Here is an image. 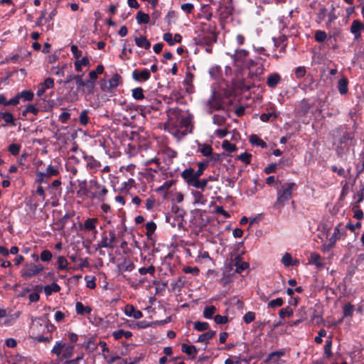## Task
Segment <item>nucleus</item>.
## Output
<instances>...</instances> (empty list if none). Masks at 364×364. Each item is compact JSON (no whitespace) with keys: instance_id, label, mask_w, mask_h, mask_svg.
I'll return each mask as SVG.
<instances>
[{"instance_id":"nucleus-63","label":"nucleus","mask_w":364,"mask_h":364,"mask_svg":"<svg viewBox=\"0 0 364 364\" xmlns=\"http://www.w3.org/2000/svg\"><path fill=\"white\" fill-rule=\"evenodd\" d=\"M85 279L86 280V287L89 289H93L96 287L95 279L92 277L90 279L89 276H85Z\"/></svg>"},{"instance_id":"nucleus-9","label":"nucleus","mask_w":364,"mask_h":364,"mask_svg":"<svg viewBox=\"0 0 364 364\" xmlns=\"http://www.w3.org/2000/svg\"><path fill=\"white\" fill-rule=\"evenodd\" d=\"M151 74L148 69H144L141 71L134 70L132 73V77L135 81H146L150 78Z\"/></svg>"},{"instance_id":"nucleus-47","label":"nucleus","mask_w":364,"mask_h":364,"mask_svg":"<svg viewBox=\"0 0 364 364\" xmlns=\"http://www.w3.org/2000/svg\"><path fill=\"white\" fill-rule=\"evenodd\" d=\"M283 304V299L282 298H277L276 299H273L269 301V303L267 304V307L274 309L276 307L282 306Z\"/></svg>"},{"instance_id":"nucleus-41","label":"nucleus","mask_w":364,"mask_h":364,"mask_svg":"<svg viewBox=\"0 0 364 364\" xmlns=\"http://www.w3.org/2000/svg\"><path fill=\"white\" fill-rule=\"evenodd\" d=\"M2 119L6 124H11L12 126H16L15 119L14 115L10 112H4V115L2 116Z\"/></svg>"},{"instance_id":"nucleus-50","label":"nucleus","mask_w":364,"mask_h":364,"mask_svg":"<svg viewBox=\"0 0 364 364\" xmlns=\"http://www.w3.org/2000/svg\"><path fill=\"white\" fill-rule=\"evenodd\" d=\"M226 122V118L224 116L215 114L213 117V122L218 126H223Z\"/></svg>"},{"instance_id":"nucleus-39","label":"nucleus","mask_w":364,"mask_h":364,"mask_svg":"<svg viewBox=\"0 0 364 364\" xmlns=\"http://www.w3.org/2000/svg\"><path fill=\"white\" fill-rule=\"evenodd\" d=\"M216 310L217 309L214 306H206L203 311L204 317L206 318H211Z\"/></svg>"},{"instance_id":"nucleus-43","label":"nucleus","mask_w":364,"mask_h":364,"mask_svg":"<svg viewBox=\"0 0 364 364\" xmlns=\"http://www.w3.org/2000/svg\"><path fill=\"white\" fill-rule=\"evenodd\" d=\"M293 315V310L291 307L287 306L280 309L279 316L281 318H284L285 316H291Z\"/></svg>"},{"instance_id":"nucleus-54","label":"nucleus","mask_w":364,"mask_h":364,"mask_svg":"<svg viewBox=\"0 0 364 364\" xmlns=\"http://www.w3.org/2000/svg\"><path fill=\"white\" fill-rule=\"evenodd\" d=\"M53 257V255L50 251L48 250H45L41 252L40 258L43 262H49Z\"/></svg>"},{"instance_id":"nucleus-24","label":"nucleus","mask_w":364,"mask_h":364,"mask_svg":"<svg viewBox=\"0 0 364 364\" xmlns=\"http://www.w3.org/2000/svg\"><path fill=\"white\" fill-rule=\"evenodd\" d=\"M112 336L115 340H119L124 336L126 338H129L132 333L131 331H125L123 329L115 331L112 333Z\"/></svg>"},{"instance_id":"nucleus-17","label":"nucleus","mask_w":364,"mask_h":364,"mask_svg":"<svg viewBox=\"0 0 364 364\" xmlns=\"http://www.w3.org/2000/svg\"><path fill=\"white\" fill-rule=\"evenodd\" d=\"M135 43L138 47L144 48L148 50L151 47V43L147 40L146 36L136 37Z\"/></svg>"},{"instance_id":"nucleus-10","label":"nucleus","mask_w":364,"mask_h":364,"mask_svg":"<svg viewBox=\"0 0 364 364\" xmlns=\"http://www.w3.org/2000/svg\"><path fill=\"white\" fill-rule=\"evenodd\" d=\"M124 313L127 316L136 319L141 318L143 316V314L141 311L136 309L133 305L129 304L125 306Z\"/></svg>"},{"instance_id":"nucleus-45","label":"nucleus","mask_w":364,"mask_h":364,"mask_svg":"<svg viewBox=\"0 0 364 364\" xmlns=\"http://www.w3.org/2000/svg\"><path fill=\"white\" fill-rule=\"evenodd\" d=\"M21 145L18 144H11L8 147V151L13 155L17 156L21 151Z\"/></svg>"},{"instance_id":"nucleus-44","label":"nucleus","mask_w":364,"mask_h":364,"mask_svg":"<svg viewBox=\"0 0 364 364\" xmlns=\"http://www.w3.org/2000/svg\"><path fill=\"white\" fill-rule=\"evenodd\" d=\"M209 324L207 322L196 321L194 323V328L198 331H204L208 330Z\"/></svg>"},{"instance_id":"nucleus-18","label":"nucleus","mask_w":364,"mask_h":364,"mask_svg":"<svg viewBox=\"0 0 364 364\" xmlns=\"http://www.w3.org/2000/svg\"><path fill=\"white\" fill-rule=\"evenodd\" d=\"M215 331H209L205 333L200 335L197 340V342L208 343L209 340L213 338L215 336Z\"/></svg>"},{"instance_id":"nucleus-1","label":"nucleus","mask_w":364,"mask_h":364,"mask_svg":"<svg viewBox=\"0 0 364 364\" xmlns=\"http://www.w3.org/2000/svg\"><path fill=\"white\" fill-rule=\"evenodd\" d=\"M294 187H296L294 183H286L282 185L281 189L277 191V198L274 207H282L291 198L292 189Z\"/></svg>"},{"instance_id":"nucleus-36","label":"nucleus","mask_w":364,"mask_h":364,"mask_svg":"<svg viewBox=\"0 0 364 364\" xmlns=\"http://www.w3.org/2000/svg\"><path fill=\"white\" fill-rule=\"evenodd\" d=\"M354 311V306L350 303L346 304L343 308V317L352 316Z\"/></svg>"},{"instance_id":"nucleus-13","label":"nucleus","mask_w":364,"mask_h":364,"mask_svg":"<svg viewBox=\"0 0 364 364\" xmlns=\"http://www.w3.org/2000/svg\"><path fill=\"white\" fill-rule=\"evenodd\" d=\"M181 351L186 353L188 355L194 358L198 353V350L195 346H189L186 343L182 344Z\"/></svg>"},{"instance_id":"nucleus-14","label":"nucleus","mask_w":364,"mask_h":364,"mask_svg":"<svg viewBox=\"0 0 364 364\" xmlns=\"http://www.w3.org/2000/svg\"><path fill=\"white\" fill-rule=\"evenodd\" d=\"M281 81V77L278 73L269 75L267 80V85L272 88L275 87Z\"/></svg>"},{"instance_id":"nucleus-56","label":"nucleus","mask_w":364,"mask_h":364,"mask_svg":"<svg viewBox=\"0 0 364 364\" xmlns=\"http://www.w3.org/2000/svg\"><path fill=\"white\" fill-rule=\"evenodd\" d=\"M326 36H327L325 31L318 30L315 33V40L317 42L321 43L326 40Z\"/></svg>"},{"instance_id":"nucleus-51","label":"nucleus","mask_w":364,"mask_h":364,"mask_svg":"<svg viewBox=\"0 0 364 364\" xmlns=\"http://www.w3.org/2000/svg\"><path fill=\"white\" fill-rule=\"evenodd\" d=\"M68 261L63 256L58 257V268L60 270L66 269L68 267Z\"/></svg>"},{"instance_id":"nucleus-42","label":"nucleus","mask_w":364,"mask_h":364,"mask_svg":"<svg viewBox=\"0 0 364 364\" xmlns=\"http://www.w3.org/2000/svg\"><path fill=\"white\" fill-rule=\"evenodd\" d=\"M20 98H23L26 101H31L33 99L34 95L33 92L31 90H23L21 92L18 93Z\"/></svg>"},{"instance_id":"nucleus-35","label":"nucleus","mask_w":364,"mask_h":364,"mask_svg":"<svg viewBox=\"0 0 364 364\" xmlns=\"http://www.w3.org/2000/svg\"><path fill=\"white\" fill-rule=\"evenodd\" d=\"M331 348H332V338H328L326 341V344L324 346V354L326 355V356L327 358H330L333 355L332 351H331Z\"/></svg>"},{"instance_id":"nucleus-26","label":"nucleus","mask_w":364,"mask_h":364,"mask_svg":"<svg viewBox=\"0 0 364 364\" xmlns=\"http://www.w3.org/2000/svg\"><path fill=\"white\" fill-rule=\"evenodd\" d=\"M352 212L353 213V218L357 220H361L363 218V212L360 208L359 203H353L352 205Z\"/></svg>"},{"instance_id":"nucleus-11","label":"nucleus","mask_w":364,"mask_h":364,"mask_svg":"<svg viewBox=\"0 0 364 364\" xmlns=\"http://www.w3.org/2000/svg\"><path fill=\"white\" fill-rule=\"evenodd\" d=\"M363 28V24L358 20H354L350 26V32L355 35V39L360 38V31Z\"/></svg>"},{"instance_id":"nucleus-5","label":"nucleus","mask_w":364,"mask_h":364,"mask_svg":"<svg viewBox=\"0 0 364 364\" xmlns=\"http://www.w3.org/2000/svg\"><path fill=\"white\" fill-rule=\"evenodd\" d=\"M43 267L42 265H36L33 263L27 264L25 265L24 268L22 269V277L25 278L32 277L41 271H43Z\"/></svg>"},{"instance_id":"nucleus-3","label":"nucleus","mask_w":364,"mask_h":364,"mask_svg":"<svg viewBox=\"0 0 364 364\" xmlns=\"http://www.w3.org/2000/svg\"><path fill=\"white\" fill-rule=\"evenodd\" d=\"M121 77L115 73L109 80H102L100 82V89L102 91H110L116 88L120 83Z\"/></svg>"},{"instance_id":"nucleus-12","label":"nucleus","mask_w":364,"mask_h":364,"mask_svg":"<svg viewBox=\"0 0 364 364\" xmlns=\"http://www.w3.org/2000/svg\"><path fill=\"white\" fill-rule=\"evenodd\" d=\"M134 264L127 259H124L123 262L119 263L117 265L119 272H131L134 269Z\"/></svg>"},{"instance_id":"nucleus-34","label":"nucleus","mask_w":364,"mask_h":364,"mask_svg":"<svg viewBox=\"0 0 364 364\" xmlns=\"http://www.w3.org/2000/svg\"><path fill=\"white\" fill-rule=\"evenodd\" d=\"M46 176L48 178L51 176H55L59 174L58 168L53 165H49L46 168V172H44Z\"/></svg>"},{"instance_id":"nucleus-19","label":"nucleus","mask_w":364,"mask_h":364,"mask_svg":"<svg viewBox=\"0 0 364 364\" xmlns=\"http://www.w3.org/2000/svg\"><path fill=\"white\" fill-rule=\"evenodd\" d=\"M109 239H108L106 232H103L102 234V240L101 241L97 244V247L99 248H114V245H112L110 242L109 241Z\"/></svg>"},{"instance_id":"nucleus-40","label":"nucleus","mask_w":364,"mask_h":364,"mask_svg":"<svg viewBox=\"0 0 364 364\" xmlns=\"http://www.w3.org/2000/svg\"><path fill=\"white\" fill-rule=\"evenodd\" d=\"M222 147L225 151H229V152H233V151H235L237 150L236 145L234 144H231L228 140H225V141H223Z\"/></svg>"},{"instance_id":"nucleus-23","label":"nucleus","mask_w":364,"mask_h":364,"mask_svg":"<svg viewBox=\"0 0 364 364\" xmlns=\"http://www.w3.org/2000/svg\"><path fill=\"white\" fill-rule=\"evenodd\" d=\"M60 290V286L55 282H53L50 285H47L44 287V292L47 296H50L53 292H58Z\"/></svg>"},{"instance_id":"nucleus-15","label":"nucleus","mask_w":364,"mask_h":364,"mask_svg":"<svg viewBox=\"0 0 364 364\" xmlns=\"http://www.w3.org/2000/svg\"><path fill=\"white\" fill-rule=\"evenodd\" d=\"M354 199L356 200L355 203H360L364 200V181H360L359 184V190L353 196Z\"/></svg>"},{"instance_id":"nucleus-30","label":"nucleus","mask_w":364,"mask_h":364,"mask_svg":"<svg viewBox=\"0 0 364 364\" xmlns=\"http://www.w3.org/2000/svg\"><path fill=\"white\" fill-rule=\"evenodd\" d=\"M90 61L87 57H83L81 60L77 59L75 62V68L77 72L82 70V66L89 65Z\"/></svg>"},{"instance_id":"nucleus-7","label":"nucleus","mask_w":364,"mask_h":364,"mask_svg":"<svg viewBox=\"0 0 364 364\" xmlns=\"http://www.w3.org/2000/svg\"><path fill=\"white\" fill-rule=\"evenodd\" d=\"M285 353L286 352L284 349L272 352L267 355L266 359L264 360V363L265 364H278L280 358L284 356Z\"/></svg>"},{"instance_id":"nucleus-53","label":"nucleus","mask_w":364,"mask_h":364,"mask_svg":"<svg viewBox=\"0 0 364 364\" xmlns=\"http://www.w3.org/2000/svg\"><path fill=\"white\" fill-rule=\"evenodd\" d=\"M65 344L62 342H58L52 349V353L56 355H60L62 353V350L65 347Z\"/></svg>"},{"instance_id":"nucleus-61","label":"nucleus","mask_w":364,"mask_h":364,"mask_svg":"<svg viewBox=\"0 0 364 364\" xmlns=\"http://www.w3.org/2000/svg\"><path fill=\"white\" fill-rule=\"evenodd\" d=\"M277 116L276 112L264 113L260 115V119L264 122H267L272 117L276 119Z\"/></svg>"},{"instance_id":"nucleus-32","label":"nucleus","mask_w":364,"mask_h":364,"mask_svg":"<svg viewBox=\"0 0 364 364\" xmlns=\"http://www.w3.org/2000/svg\"><path fill=\"white\" fill-rule=\"evenodd\" d=\"M197 165H198V170L196 171H195V173H196V176H197V178H200V176L203 175L205 169L208 166V161H203L198 163Z\"/></svg>"},{"instance_id":"nucleus-49","label":"nucleus","mask_w":364,"mask_h":364,"mask_svg":"<svg viewBox=\"0 0 364 364\" xmlns=\"http://www.w3.org/2000/svg\"><path fill=\"white\" fill-rule=\"evenodd\" d=\"M79 121L81 124L86 125L88 123L89 117H88V110L84 109L82 110L79 117Z\"/></svg>"},{"instance_id":"nucleus-22","label":"nucleus","mask_w":364,"mask_h":364,"mask_svg":"<svg viewBox=\"0 0 364 364\" xmlns=\"http://www.w3.org/2000/svg\"><path fill=\"white\" fill-rule=\"evenodd\" d=\"M75 309L77 314L80 315L90 314L92 311L91 308L89 306H85L80 301L76 303Z\"/></svg>"},{"instance_id":"nucleus-64","label":"nucleus","mask_w":364,"mask_h":364,"mask_svg":"<svg viewBox=\"0 0 364 364\" xmlns=\"http://www.w3.org/2000/svg\"><path fill=\"white\" fill-rule=\"evenodd\" d=\"M172 287V291H176V289L178 291H180L181 288L183 287V282L181 280V278H178L177 281H176L173 283L171 284Z\"/></svg>"},{"instance_id":"nucleus-2","label":"nucleus","mask_w":364,"mask_h":364,"mask_svg":"<svg viewBox=\"0 0 364 364\" xmlns=\"http://www.w3.org/2000/svg\"><path fill=\"white\" fill-rule=\"evenodd\" d=\"M90 196L92 199L97 198L100 201L105 200V196L107 195L108 191L105 186H102L95 180L90 181Z\"/></svg>"},{"instance_id":"nucleus-25","label":"nucleus","mask_w":364,"mask_h":364,"mask_svg":"<svg viewBox=\"0 0 364 364\" xmlns=\"http://www.w3.org/2000/svg\"><path fill=\"white\" fill-rule=\"evenodd\" d=\"M348 79L346 77H343L338 81V89L341 95H345L348 92Z\"/></svg>"},{"instance_id":"nucleus-52","label":"nucleus","mask_w":364,"mask_h":364,"mask_svg":"<svg viewBox=\"0 0 364 364\" xmlns=\"http://www.w3.org/2000/svg\"><path fill=\"white\" fill-rule=\"evenodd\" d=\"M321 256L316 253H312L310 256L309 262L316 264L317 267H321L322 264L320 262Z\"/></svg>"},{"instance_id":"nucleus-37","label":"nucleus","mask_w":364,"mask_h":364,"mask_svg":"<svg viewBox=\"0 0 364 364\" xmlns=\"http://www.w3.org/2000/svg\"><path fill=\"white\" fill-rule=\"evenodd\" d=\"M79 191H77V194H82L83 196H86L89 197L90 191L87 188V182L86 181H80L78 184Z\"/></svg>"},{"instance_id":"nucleus-62","label":"nucleus","mask_w":364,"mask_h":364,"mask_svg":"<svg viewBox=\"0 0 364 364\" xmlns=\"http://www.w3.org/2000/svg\"><path fill=\"white\" fill-rule=\"evenodd\" d=\"M292 257L289 253H285L282 257V262L285 267H289L291 264Z\"/></svg>"},{"instance_id":"nucleus-58","label":"nucleus","mask_w":364,"mask_h":364,"mask_svg":"<svg viewBox=\"0 0 364 364\" xmlns=\"http://www.w3.org/2000/svg\"><path fill=\"white\" fill-rule=\"evenodd\" d=\"M41 86H42L44 89H50L54 86V80L51 77L46 78L43 82L41 83Z\"/></svg>"},{"instance_id":"nucleus-21","label":"nucleus","mask_w":364,"mask_h":364,"mask_svg":"<svg viewBox=\"0 0 364 364\" xmlns=\"http://www.w3.org/2000/svg\"><path fill=\"white\" fill-rule=\"evenodd\" d=\"M82 91L85 93L90 95L94 93L95 88V82L89 80H85L84 84L82 85Z\"/></svg>"},{"instance_id":"nucleus-20","label":"nucleus","mask_w":364,"mask_h":364,"mask_svg":"<svg viewBox=\"0 0 364 364\" xmlns=\"http://www.w3.org/2000/svg\"><path fill=\"white\" fill-rule=\"evenodd\" d=\"M248 53L249 52L245 49L237 50L235 55H233V58L235 61L242 63L248 55Z\"/></svg>"},{"instance_id":"nucleus-48","label":"nucleus","mask_w":364,"mask_h":364,"mask_svg":"<svg viewBox=\"0 0 364 364\" xmlns=\"http://www.w3.org/2000/svg\"><path fill=\"white\" fill-rule=\"evenodd\" d=\"M156 229V225L154 222H149L146 224V235L149 237L151 236Z\"/></svg>"},{"instance_id":"nucleus-46","label":"nucleus","mask_w":364,"mask_h":364,"mask_svg":"<svg viewBox=\"0 0 364 364\" xmlns=\"http://www.w3.org/2000/svg\"><path fill=\"white\" fill-rule=\"evenodd\" d=\"M252 154L244 152L239 156H237V159L242 161L246 164H250L251 163Z\"/></svg>"},{"instance_id":"nucleus-8","label":"nucleus","mask_w":364,"mask_h":364,"mask_svg":"<svg viewBox=\"0 0 364 364\" xmlns=\"http://www.w3.org/2000/svg\"><path fill=\"white\" fill-rule=\"evenodd\" d=\"M181 177L186 182L188 186H192L198 178L195 173V170L193 168H188L183 170L181 173Z\"/></svg>"},{"instance_id":"nucleus-16","label":"nucleus","mask_w":364,"mask_h":364,"mask_svg":"<svg viewBox=\"0 0 364 364\" xmlns=\"http://www.w3.org/2000/svg\"><path fill=\"white\" fill-rule=\"evenodd\" d=\"M264 71V68L262 65H260L259 66H256L255 69L254 68L252 70L249 72V76L253 79L255 78L258 80L259 81L261 80L260 76L262 75Z\"/></svg>"},{"instance_id":"nucleus-59","label":"nucleus","mask_w":364,"mask_h":364,"mask_svg":"<svg viewBox=\"0 0 364 364\" xmlns=\"http://www.w3.org/2000/svg\"><path fill=\"white\" fill-rule=\"evenodd\" d=\"M341 225H339L338 226H337L336 228H335V230H334V232L333 234L332 235L331 237L330 238V241L331 242L333 245L336 240H339L340 237H341V232H340V230H339V226Z\"/></svg>"},{"instance_id":"nucleus-31","label":"nucleus","mask_w":364,"mask_h":364,"mask_svg":"<svg viewBox=\"0 0 364 364\" xmlns=\"http://www.w3.org/2000/svg\"><path fill=\"white\" fill-rule=\"evenodd\" d=\"M250 141L253 145H257L262 148H266L267 144L262 139H260L257 135L252 134L250 137Z\"/></svg>"},{"instance_id":"nucleus-57","label":"nucleus","mask_w":364,"mask_h":364,"mask_svg":"<svg viewBox=\"0 0 364 364\" xmlns=\"http://www.w3.org/2000/svg\"><path fill=\"white\" fill-rule=\"evenodd\" d=\"M255 318V313L253 311L247 312L243 316L244 322L247 324L252 322Z\"/></svg>"},{"instance_id":"nucleus-4","label":"nucleus","mask_w":364,"mask_h":364,"mask_svg":"<svg viewBox=\"0 0 364 364\" xmlns=\"http://www.w3.org/2000/svg\"><path fill=\"white\" fill-rule=\"evenodd\" d=\"M232 266L235 267V272L240 274L242 271L249 267V264L242 261L241 255H236L235 257L232 256L230 258V269H231Z\"/></svg>"},{"instance_id":"nucleus-27","label":"nucleus","mask_w":364,"mask_h":364,"mask_svg":"<svg viewBox=\"0 0 364 364\" xmlns=\"http://www.w3.org/2000/svg\"><path fill=\"white\" fill-rule=\"evenodd\" d=\"M136 19L137 21V23L139 24L141 23H148L150 20V16L149 14H145L142 12L141 11H139L137 12L136 16Z\"/></svg>"},{"instance_id":"nucleus-60","label":"nucleus","mask_w":364,"mask_h":364,"mask_svg":"<svg viewBox=\"0 0 364 364\" xmlns=\"http://www.w3.org/2000/svg\"><path fill=\"white\" fill-rule=\"evenodd\" d=\"M200 152L205 156H211L213 153V148L210 145L205 144L203 146Z\"/></svg>"},{"instance_id":"nucleus-55","label":"nucleus","mask_w":364,"mask_h":364,"mask_svg":"<svg viewBox=\"0 0 364 364\" xmlns=\"http://www.w3.org/2000/svg\"><path fill=\"white\" fill-rule=\"evenodd\" d=\"M139 272L141 275H144L146 274H150L153 275L155 272V267L153 265H151L149 267H141L139 269Z\"/></svg>"},{"instance_id":"nucleus-38","label":"nucleus","mask_w":364,"mask_h":364,"mask_svg":"<svg viewBox=\"0 0 364 364\" xmlns=\"http://www.w3.org/2000/svg\"><path fill=\"white\" fill-rule=\"evenodd\" d=\"M208 184V180L206 178H203L200 180V178H198L194 182L193 187L198 189H201L203 191Z\"/></svg>"},{"instance_id":"nucleus-33","label":"nucleus","mask_w":364,"mask_h":364,"mask_svg":"<svg viewBox=\"0 0 364 364\" xmlns=\"http://www.w3.org/2000/svg\"><path fill=\"white\" fill-rule=\"evenodd\" d=\"M132 97L136 100H143L144 98L143 89L140 87L133 89Z\"/></svg>"},{"instance_id":"nucleus-28","label":"nucleus","mask_w":364,"mask_h":364,"mask_svg":"<svg viewBox=\"0 0 364 364\" xmlns=\"http://www.w3.org/2000/svg\"><path fill=\"white\" fill-rule=\"evenodd\" d=\"M87 167L90 169H97L100 167V163L95 160L93 156L86 157Z\"/></svg>"},{"instance_id":"nucleus-29","label":"nucleus","mask_w":364,"mask_h":364,"mask_svg":"<svg viewBox=\"0 0 364 364\" xmlns=\"http://www.w3.org/2000/svg\"><path fill=\"white\" fill-rule=\"evenodd\" d=\"M97 218H87L84 223V228L87 230H95Z\"/></svg>"},{"instance_id":"nucleus-6","label":"nucleus","mask_w":364,"mask_h":364,"mask_svg":"<svg viewBox=\"0 0 364 364\" xmlns=\"http://www.w3.org/2000/svg\"><path fill=\"white\" fill-rule=\"evenodd\" d=\"M208 105L210 108H213L215 110L224 109L223 98L221 95L217 94L215 91H213L212 95L208 101Z\"/></svg>"}]
</instances>
